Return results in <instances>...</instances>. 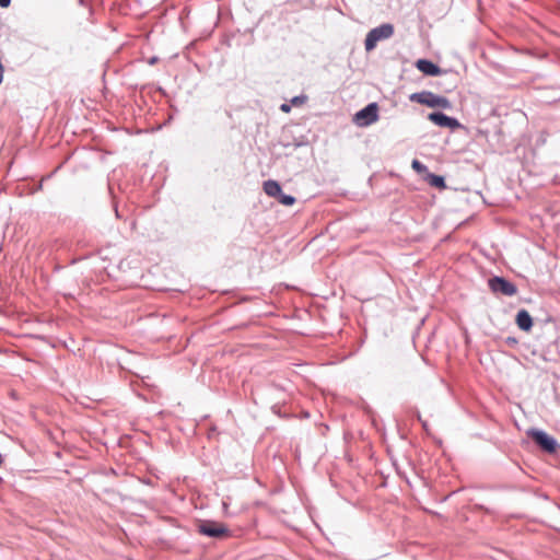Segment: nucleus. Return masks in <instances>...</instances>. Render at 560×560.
I'll use <instances>...</instances> for the list:
<instances>
[{
    "label": "nucleus",
    "instance_id": "1",
    "mask_svg": "<svg viewBox=\"0 0 560 560\" xmlns=\"http://www.w3.org/2000/svg\"><path fill=\"white\" fill-rule=\"evenodd\" d=\"M393 34L394 27L392 24H383L371 30L364 42L366 51L373 50L380 40L389 38Z\"/></svg>",
    "mask_w": 560,
    "mask_h": 560
},
{
    "label": "nucleus",
    "instance_id": "2",
    "mask_svg": "<svg viewBox=\"0 0 560 560\" xmlns=\"http://www.w3.org/2000/svg\"><path fill=\"white\" fill-rule=\"evenodd\" d=\"M410 101L429 107L448 108L451 105L446 97L439 96L432 92L413 93L410 95Z\"/></svg>",
    "mask_w": 560,
    "mask_h": 560
},
{
    "label": "nucleus",
    "instance_id": "3",
    "mask_svg": "<svg viewBox=\"0 0 560 560\" xmlns=\"http://www.w3.org/2000/svg\"><path fill=\"white\" fill-rule=\"evenodd\" d=\"M377 120L378 105L376 103L369 104L353 116V122L359 127H368Z\"/></svg>",
    "mask_w": 560,
    "mask_h": 560
},
{
    "label": "nucleus",
    "instance_id": "4",
    "mask_svg": "<svg viewBox=\"0 0 560 560\" xmlns=\"http://www.w3.org/2000/svg\"><path fill=\"white\" fill-rule=\"evenodd\" d=\"M264 191L269 197L277 198L278 201L284 206H292L295 202L294 197L282 194L281 186L276 180H266L264 183Z\"/></svg>",
    "mask_w": 560,
    "mask_h": 560
},
{
    "label": "nucleus",
    "instance_id": "5",
    "mask_svg": "<svg viewBox=\"0 0 560 560\" xmlns=\"http://www.w3.org/2000/svg\"><path fill=\"white\" fill-rule=\"evenodd\" d=\"M199 533L202 535L221 538L229 536V529L223 524L213 522V521H205L199 525Z\"/></svg>",
    "mask_w": 560,
    "mask_h": 560
},
{
    "label": "nucleus",
    "instance_id": "6",
    "mask_svg": "<svg viewBox=\"0 0 560 560\" xmlns=\"http://www.w3.org/2000/svg\"><path fill=\"white\" fill-rule=\"evenodd\" d=\"M489 288L494 293H501L506 296L515 295L517 288L510 281L501 277H493L489 279Z\"/></svg>",
    "mask_w": 560,
    "mask_h": 560
},
{
    "label": "nucleus",
    "instance_id": "7",
    "mask_svg": "<svg viewBox=\"0 0 560 560\" xmlns=\"http://www.w3.org/2000/svg\"><path fill=\"white\" fill-rule=\"evenodd\" d=\"M527 435L530 436L544 451L548 453L556 452L557 443L555 439L544 431L532 429L527 431Z\"/></svg>",
    "mask_w": 560,
    "mask_h": 560
},
{
    "label": "nucleus",
    "instance_id": "8",
    "mask_svg": "<svg viewBox=\"0 0 560 560\" xmlns=\"http://www.w3.org/2000/svg\"><path fill=\"white\" fill-rule=\"evenodd\" d=\"M428 118L433 124H435L440 127H446V128L454 129L459 126V122L455 118L448 117L443 113H431V114H429Z\"/></svg>",
    "mask_w": 560,
    "mask_h": 560
},
{
    "label": "nucleus",
    "instance_id": "9",
    "mask_svg": "<svg viewBox=\"0 0 560 560\" xmlns=\"http://www.w3.org/2000/svg\"><path fill=\"white\" fill-rule=\"evenodd\" d=\"M416 67L419 71L427 75H439L441 74V69L434 65L432 61L427 59H419L416 62Z\"/></svg>",
    "mask_w": 560,
    "mask_h": 560
},
{
    "label": "nucleus",
    "instance_id": "10",
    "mask_svg": "<svg viewBox=\"0 0 560 560\" xmlns=\"http://www.w3.org/2000/svg\"><path fill=\"white\" fill-rule=\"evenodd\" d=\"M516 325L524 331H529L533 327V319L526 310H521L516 315Z\"/></svg>",
    "mask_w": 560,
    "mask_h": 560
},
{
    "label": "nucleus",
    "instance_id": "11",
    "mask_svg": "<svg viewBox=\"0 0 560 560\" xmlns=\"http://www.w3.org/2000/svg\"><path fill=\"white\" fill-rule=\"evenodd\" d=\"M425 180L432 187H435V188H439V189L446 188L445 180H444V178L442 176L428 173L427 176H425Z\"/></svg>",
    "mask_w": 560,
    "mask_h": 560
},
{
    "label": "nucleus",
    "instance_id": "12",
    "mask_svg": "<svg viewBox=\"0 0 560 560\" xmlns=\"http://www.w3.org/2000/svg\"><path fill=\"white\" fill-rule=\"evenodd\" d=\"M412 168L418 173H423L427 171V166L423 165L420 161L413 160L411 163Z\"/></svg>",
    "mask_w": 560,
    "mask_h": 560
},
{
    "label": "nucleus",
    "instance_id": "13",
    "mask_svg": "<svg viewBox=\"0 0 560 560\" xmlns=\"http://www.w3.org/2000/svg\"><path fill=\"white\" fill-rule=\"evenodd\" d=\"M280 109H281L282 112H284V113H289V112L291 110V107H290V105H288V104H282V105L280 106Z\"/></svg>",
    "mask_w": 560,
    "mask_h": 560
},
{
    "label": "nucleus",
    "instance_id": "14",
    "mask_svg": "<svg viewBox=\"0 0 560 560\" xmlns=\"http://www.w3.org/2000/svg\"><path fill=\"white\" fill-rule=\"evenodd\" d=\"M11 0H0L1 8H8L10 5Z\"/></svg>",
    "mask_w": 560,
    "mask_h": 560
},
{
    "label": "nucleus",
    "instance_id": "15",
    "mask_svg": "<svg viewBox=\"0 0 560 560\" xmlns=\"http://www.w3.org/2000/svg\"><path fill=\"white\" fill-rule=\"evenodd\" d=\"M291 102L293 105H300L303 103V100L301 97H294Z\"/></svg>",
    "mask_w": 560,
    "mask_h": 560
}]
</instances>
